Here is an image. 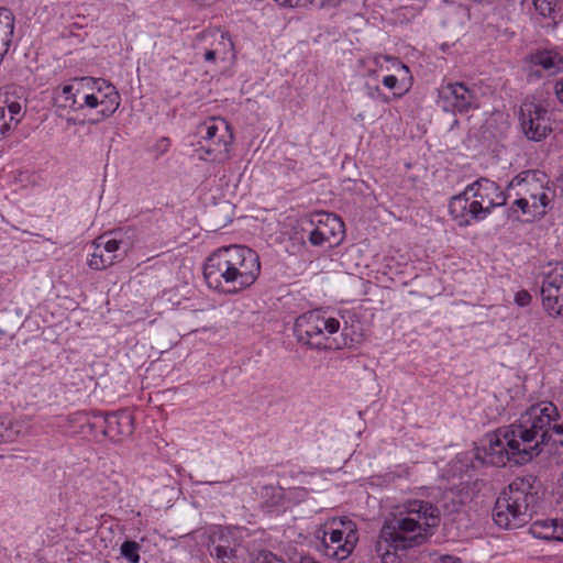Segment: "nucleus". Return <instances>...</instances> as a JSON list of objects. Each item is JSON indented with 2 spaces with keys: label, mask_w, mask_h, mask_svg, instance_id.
<instances>
[{
  "label": "nucleus",
  "mask_w": 563,
  "mask_h": 563,
  "mask_svg": "<svg viewBox=\"0 0 563 563\" xmlns=\"http://www.w3.org/2000/svg\"><path fill=\"white\" fill-rule=\"evenodd\" d=\"M253 563H286L284 560L278 559L269 551H261L254 559Z\"/></svg>",
  "instance_id": "obj_32"
},
{
  "label": "nucleus",
  "mask_w": 563,
  "mask_h": 563,
  "mask_svg": "<svg viewBox=\"0 0 563 563\" xmlns=\"http://www.w3.org/2000/svg\"><path fill=\"white\" fill-rule=\"evenodd\" d=\"M159 144L162 145V147H164V150L169 145V140L166 139V137H163L161 141H159Z\"/></svg>",
  "instance_id": "obj_42"
},
{
  "label": "nucleus",
  "mask_w": 563,
  "mask_h": 563,
  "mask_svg": "<svg viewBox=\"0 0 563 563\" xmlns=\"http://www.w3.org/2000/svg\"><path fill=\"white\" fill-rule=\"evenodd\" d=\"M11 131V120L7 118L4 104H0V139Z\"/></svg>",
  "instance_id": "obj_33"
},
{
  "label": "nucleus",
  "mask_w": 563,
  "mask_h": 563,
  "mask_svg": "<svg viewBox=\"0 0 563 563\" xmlns=\"http://www.w3.org/2000/svg\"><path fill=\"white\" fill-rule=\"evenodd\" d=\"M515 300L518 306H528L531 301V295L527 290H520L516 294Z\"/></svg>",
  "instance_id": "obj_36"
},
{
  "label": "nucleus",
  "mask_w": 563,
  "mask_h": 563,
  "mask_svg": "<svg viewBox=\"0 0 563 563\" xmlns=\"http://www.w3.org/2000/svg\"><path fill=\"white\" fill-rule=\"evenodd\" d=\"M14 32V15L5 8L0 9V55L4 56L10 48Z\"/></svg>",
  "instance_id": "obj_22"
},
{
  "label": "nucleus",
  "mask_w": 563,
  "mask_h": 563,
  "mask_svg": "<svg viewBox=\"0 0 563 563\" xmlns=\"http://www.w3.org/2000/svg\"><path fill=\"white\" fill-rule=\"evenodd\" d=\"M531 478L517 477L500 493L494 507V521L504 529H516L527 523L537 500Z\"/></svg>",
  "instance_id": "obj_5"
},
{
  "label": "nucleus",
  "mask_w": 563,
  "mask_h": 563,
  "mask_svg": "<svg viewBox=\"0 0 563 563\" xmlns=\"http://www.w3.org/2000/svg\"><path fill=\"white\" fill-rule=\"evenodd\" d=\"M529 532L537 539L563 542V519L537 520Z\"/></svg>",
  "instance_id": "obj_17"
},
{
  "label": "nucleus",
  "mask_w": 563,
  "mask_h": 563,
  "mask_svg": "<svg viewBox=\"0 0 563 563\" xmlns=\"http://www.w3.org/2000/svg\"><path fill=\"white\" fill-rule=\"evenodd\" d=\"M341 2L342 0H313L309 5H313L316 8L336 7Z\"/></svg>",
  "instance_id": "obj_37"
},
{
  "label": "nucleus",
  "mask_w": 563,
  "mask_h": 563,
  "mask_svg": "<svg viewBox=\"0 0 563 563\" xmlns=\"http://www.w3.org/2000/svg\"><path fill=\"white\" fill-rule=\"evenodd\" d=\"M118 492H119V488L114 487V488L112 489L111 494L114 496V495H117V493H118Z\"/></svg>",
  "instance_id": "obj_43"
},
{
  "label": "nucleus",
  "mask_w": 563,
  "mask_h": 563,
  "mask_svg": "<svg viewBox=\"0 0 563 563\" xmlns=\"http://www.w3.org/2000/svg\"><path fill=\"white\" fill-rule=\"evenodd\" d=\"M509 187L517 189V199L511 207L512 212L518 208L526 216V221L541 219L547 214L553 192L544 187L534 174L527 173L525 177H516Z\"/></svg>",
  "instance_id": "obj_6"
},
{
  "label": "nucleus",
  "mask_w": 563,
  "mask_h": 563,
  "mask_svg": "<svg viewBox=\"0 0 563 563\" xmlns=\"http://www.w3.org/2000/svg\"><path fill=\"white\" fill-rule=\"evenodd\" d=\"M365 89L368 98L379 100L383 103H389L393 99H398L402 96V92H394L391 96H388L380 90L379 86L366 85Z\"/></svg>",
  "instance_id": "obj_27"
},
{
  "label": "nucleus",
  "mask_w": 563,
  "mask_h": 563,
  "mask_svg": "<svg viewBox=\"0 0 563 563\" xmlns=\"http://www.w3.org/2000/svg\"><path fill=\"white\" fill-rule=\"evenodd\" d=\"M325 527L335 528L345 533L343 545L338 548V551L331 553L338 561H343L352 553L358 540L355 522L346 517L332 518L327 522Z\"/></svg>",
  "instance_id": "obj_14"
},
{
  "label": "nucleus",
  "mask_w": 563,
  "mask_h": 563,
  "mask_svg": "<svg viewBox=\"0 0 563 563\" xmlns=\"http://www.w3.org/2000/svg\"><path fill=\"white\" fill-rule=\"evenodd\" d=\"M296 563H319L311 556H300Z\"/></svg>",
  "instance_id": "obj_41"
},
{
  "label": "nucleus",
  "mask_w": 563,
  "mask_h": 563,
  "mask_svg": "<svg viewBox=\"0 0 563 563\" xmlns=\"http://www.w3.org/2000/svg\"><path fill=\"white\" fill-rule=\"evenodd\" d=\"M520 126L526 137L533 142L543 141L552 132L548 111L534 103L521 108Z\"/></svg>",
  "instance_id": "obj_10"
},
{
  "label": "nucleus",
  "mask_w": 563,
  "mask_h": 563,
  "mask_svg": "<svg viewBox=\"0 0 563 563\" xmlns=\"http://www.w3.org/2000/svg\"><path fill=\"white\" fill-rule=\"evenodd\" d=\"M339 329L340 321L338 319L325 318L317 310L299 316L294 324L297 341L316 350L331 349L328 334H333Z\"/></svg>",
  "instance_id": "obj_8"
},
{
  "label": "nucleus",
  "mask_w": 563,
  "mask_h": 563,
  "mask_svg": "<svg viewBox=\"0 0 563 563\" xmlns=\"http://www.w3.org/2000/svg\"><path fill=\"white\" fill-rule=\"evenodd\" d=\"M197 134L207 143L196 148L199 159L222 164L231 158L233 134L227 121L212 118L198 126Z\"/></svg>",
  "instance_id": "obj_7"
},
{
  "label": "nucleus",
  "mask_w": 563,
  "mask_h": 563,
  "mask_svg": "<svg viewBox=\"0 0 563 563\" xmlns=\"http://www.w3.org/2000/svg\"><path fill=\"white\" fill-rule=\"evenodd\" d=\"M197 48H201L205 51L203 58L206 62H209V63H214L217 59V56L219 55V54H217L216 48L211 49L207 44L199 45Z\"/></svg>",
  "instance_id": "obj_35"
},
{
  "label": "nucleus",
  "mask_w": 563,
  "mask_h": 563,
  "mask_svg": "<svg viewBox=\"0 0 563 563\" xmlns=\"http://www.w3.org/2000/svg\"><path fill=\"white\" fill-rule=\"evenodd\" d=\"M313 229L310 231L308 240L314 246H322L328 244L330 247V240L325 236L322 230L317 225L312 224Z\"/></svg>",
  "instance_id": "obj_29"
},
{
  "label": "nucleus",
  "mask_w": 563,
  "mask_h": 563,
  "mask_svg": "<svg viewBox=\"0 0 563 563\" xmlns=\"http://www.w3.org/2000/svg\"><path fill=\"white\" fill-rule=\"evenodd\" d=\"M282 7H308L313 0H275Z\"/></svg>",
  "instance_id": "obj_34"
},
{
  "label": "nucleus",
  "mask_w": 563,
  "mask_h": 563,
  "mask_svg": "<svg viewBox=\"0 0 563 563\" xmlns=\"http://www.w3.org/2000/svg\"><path fill=\"white\" fill-rule=\"evenodd\" d=\"M86 80V78L74 79L62 89H57L54 95L55 104L73 111L82 110L85 107L97 108L95 93L88 91Z\"/></svg>",
  "instance_id": "obj_9"
},
{
  "label": "nucleus",
  "mask_w": 563,
  "mask_h": 563,
  "mask_svg": "<svg viewBox=\"0 0 563 563\" xmlns=\"http://www.w3.org/2000/svg\"><path fill=\"white\" fill-rule=\"evenodd\" d=\"M323 541L327 544V549H332L333 552L338 551V548L342 547L345 542V533L335 528L325 527L323 532Z\"/></svg>",
  "instance_id": "obj_26"
},
{
  "label": "nucleus",
  "mask_w": 563,
  "mask_h": 563,
  "mask_svg": "<svg viewBox=\"0 0 563 563\" xmlns=\"http://www.w3.org/2000/svg\"><path fill=\"white\" fill-rule=\"evenodd\" d=\"M4 107H5V111H7V118L11 120V124L13 122H15V123L20 122V120L22 118L21 104L16 101H12Z\"/></svg>",
  "instance_id": "obj_31"
},
{
  "label": "nucleus",
  "mask_w": 563,
  "mask_h": 563,
  "mask_svg": "<svg viewBox=\"0 0 563 563\" xmlns=\"http://www.w3.org/2000/svg\"><path fill=\"white\" fill-rule=\"evenodd\" d=\"M113 239L108 240L101 247L109 255H118L117 252L123 249L125 254L134 243L135 230L133 228L119 229L112 232Z\"/></svg>",
  "instance_id": "obj_20"
},
{
  "label": "nucleus",
  "mask_w": 563,
  "mask_h": 563,
  "mask_svg": "<svg viewBox=\"0 0 563 563\" xmlns=\"http://www.w3.org/2000/svg\"><path fill=\"white\" fill-rule=\"evenodd\" d=\"M536 10L544 18L550 16L556 5V0H533Z\"/></svg>",
  "instance_id": "obj_30"
},
{
  "label": "nucleus",
  "mask_w": 563,
  "mask_h": 563,
  "mask_svg": "<svg viewBox=\"0 0 563 563\" xmlns=\"http://www.w3.org/2000/svg\"><path fill=\"white\" fill-rule=\"evenodd\" d=\"M486 441V456L493 465L526 464L551 441L563 445V412L553 402L541 401L530 406L517 423L488 433Z\"/></svg>",
  "instance_id": "obj_1"
},
{
  "label": "nucleus",
  "mask_w": 563,
  "mask_h": 563,
  "mask_svg": "<svg viewBox=\"0 0 563 563\" xmlns=\"http://www.w3.org/2000/svg\"><path fill=\"white\" fill-rule=\"evenodd\" d=\"M399 550H395L393 544H389L387 540H383L378 534L375 553L380 558L382 563H401L402 559L397 554Z\"/></svg>",
  "instance_id": "obj_24"
},
{
  "label": "nucleus",
  "mask_w": 563,
  "mask_h": 563,
  "mask_svg": "<svg viewBox=\"0 0 563 563\" xmlns=\"http://www.w3.org/2000/svg\"><path fill=\"white\" fill-rule=\"evenodd\" d=\"M506 203L505 192L488 178H479L468 185L463 192L451 198L450 212L464 227L483 220L495 207Z\"/></svg>",
  "instance_id": "obj_4"
},
{
  "label": "nucleus",
  "mask_w": 563,
  "mask_h": 563,
  "mask_svg": "<svg viewBox=\"0 0 563 563\" xmlns=\"http://www.w3.org/2000/svg\"><path fill=\"white\" fill-rule=\"evenodd\" d=\"M398 84V78L394 75L385 76L383 79V85L388 89H395Z\"/></svg>",
  "instance_id": "obj_38"
},
{
  "label": "nucleus",
  "mask_w": 563,
  "mask_h": 563,
  "mask_svg": "<svg viewBox=\"0 0 563 563\" xmlns=\"http://www.w3.org/2000/svg\"><path fill=\"white\" fill-rule=\"evenodd\" d=\"M99 238L96 243L95 252L91 254L88 260V266L95 271H102L110 266H112L115 262L120 261L122 257L120 255H109L101 249Z\"/></svg>",
  "instance_id": "obj_23"
},
{
  "label": "nucleus",
  "mask_w": 563,
  "mask_h": 563,
  "mask_svg": "<svg viewBox=\"0 0 563 563\" xmlns=\"http://www.w3.org/2000/svg\"><path fill=\"white\" fill-rule=\"evenodd\" d=\"M101 424L90 423L91 428H102L103 435L119 440L121 437H128L133 433V417L126 411H119L111 415L98 416Z\"/></svg>",
  "instance_id": "obj_12"
},
{
  "label": "nucleus",
  "mask_w": 563,
  "mask_h": 563,
  "mask_svg": "<svg viewBox=\"0 0 563 563\" xmlns=\"http://www.w3.org/2000/svg\"><path fill=\"white\" fill-rule=\"evenodd\" d=\"M239 549L231 548L229 544L222 542L214 545L210 553L217 559L219 563H238Z\"/></svg>",
  "instance_id": "obj_25"
},
{
  "label": "nucleus",
  "mask_w": 563,
  "mask_h": 563,
  "mask_svg": "<svg viewBox=\"0 0 563 563\" xmlns=\"http://www.w3.org/2000/svg\"><path fill=\"white\" fill-rule=\"evenodd\" d=\"M554 91L559 101L563 103V77L559 81H556Z\"/></svg>",
  "instance_id": "obj_39"
},
{
  "label": "nucleus",
  "mask_w": 563,
  "mask_h": 563,
  "mask_svg": "<svg viewBox=\"0 0 563 563\" xmlns=\"http://www.w3.org/2000/svg\"><path fill=\"white\" fill-rule=\"evenodd\" d=\"M140 545L135 541H124L121 545V554L132 563H139Z\"/></svg>",
  "instance_id": "obj_28"
},
{
  "label": "nucleus",
  "mask_w": 563,
  "mask_h": 563,
  "mask_svg": "<svg viewBox=\"0 0 563 563\" xmlns=\"http://www.w3.org/2000/svg\"><path fill=\"white\" fill-rule=\"evenodd\" d=\"M207 44L211 49L216 48L217 54L225 55L229 49L233 48V43L228 33L218 29H209L198 33L195 37L194 46Z\"/></svg>",
  "instance_id": "obj_16"
},
{
  "label": "nucleus",
  "mask_w": 563,
  "mask_h": 563,
  "mask_svg": "<svg viewBox=\"0 0 563 563\" xmlns=\"http://www.w3.org/2000/svg\"><path fill=\"white\" fill-rule=\"evenodd\" d=\"M311 224H317L330 240V247L341 243L344 236V223L335 214L329 212L317 213L311 219Z\"/></svg>",
  "instance_id": "obj_15"
},
{
  "label": "nucleus",
  "mask_w": 563,
  "mask_h": 563,
  "mask_svg": "<svg viewBox=\"0 0 563 563\" xmlns=\"http://www.w3.org/2000/svg\"><path fill=\"white\" fill-rule=\"evenodd\" d=\"M541 297L549 314L563 317V275H549L543 280Z\"/></svg>",
  "instance_id": "obj_13"
},
{
  "label": "nucleus",
  "mask_w": 563,
  "mask_h": 563,
  "mask_svg": "<svg viewBox=\"0 0 563 563\" xmlns=\"http://www.w3.org/2000/svg\"><path fill=\"white\" fill-rule=\"evenodd\" d=\"M101 84L104 85V93L103 99H100L98 95H95L97 107H100V110L98 111L99 118L91 120L93 123L109 118L120 106V95L115 87L107 80H102Z\"/></svg>",
  "instance_id": "obj_19"
},
{
  "label": "nucleus",
  "mask_w": 563,
  "mask_h": 563,
  "mask_svg": "<svg viewBox=\"0 0 563 563\" xmlns=\"http://www.w3.org/2000/svg\"><path fill=\"white\" fill-rule=\"evenodd\" d=\"M439 519L440 510L431 501L408 499L384 520L379 534L395 550L406 551L423 544Z\"/></svg>",
  "instance_id": "obj_3"
},
{
  "label": "nucleus",
  "mask_w": 563,
  "mask_h": 563,
  "mask_svg": "<svg viewBox=\"0 0 563 563\" xmlns=\"http://www.w3.org/2000/svg\"><path fill=\"white\" fill-rule=\"evenodd\" d=\"M23 314L16 308L0 310V335L13 338L15 331L23 324Z\"/></svg>",
  "instance_id": "obj_21"
},
{
  "label": "nucleus",
  "mask_w": 563,
  "mask_h": 563,
  "mask_svg": "<svg viewBox=\"0 0 563 563\" xmlns=\"http://www.w3.org/2000/svg\"><path fill=\"white\" fill-rule=\"evenodd\" d=\"M103 79H98V80H95V79H89V81H92L93 85L97 86V93L100 99H103V93H104V85L101 84Z\"/></svg>",
  "instance_id": "obj_40"
},
{
  "label": "nucleus",
  "mask_w": 563,
  "mask_h": 563,
  "mask_svg": "<svg viewBox=\"0 0 563 563\" xmlns=\"http://www.w3.org/2000/svg\"><path fill=\"white\" fill-rule=\"evenodd\" d=\"M441 98L459 113L478 108L477 97L473 89L463 82H449L440 91Z\"/></svg>",
  "instance_id": "obj_11"
},
{
  "label": "nucleus",
  "mask_w": 563,
  "mask_h": 563,
  "mask_svg": "<svg viewBox=\"0 0 563 563\" xmlns=\"http://www.w3.org/2000/svg\"><path fill=\"white\" fill-rule=\"evenodd\" d=\"M529 62L533 66H540L549 76L563 70V57L551 49H537L529 55Z\"/></svg>",
  "instance_id": "obj_18"
},
{
  "label": "nucleus",
  "mask_w": 563,
  "mask_h": 563,
  "mask_svg": "<svg viewBox=\"0 0 563 563\" xmlns=\"http://www.w3.org/2000/svg\"><path fill=\"white\" fill-rule=\"evenodd\" d=\"M401 68H402L404 70H406V71H408V70H409L408 66H407V65H405V64H401Z\"/></svg>",
  "instance_id": "obj_44"
},
{
  "label": "nucleus",
  "mask_w": 563,
  "mask_h": 563,
  "mask_svg": "<svg viewBox=\"0 0 563 563\" xmlns=\"http://www.w3.org/2000/svg\"><path fill=\"white\" fill-rule=\"evenodd\" d=\"M258 255L251 249L230 245L214 251L206 261L203 277L209 288L223 294H239L260 276Z\"/></svg>",
  "instance_id": "obj_2"
}]
</instances>
